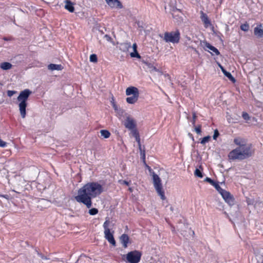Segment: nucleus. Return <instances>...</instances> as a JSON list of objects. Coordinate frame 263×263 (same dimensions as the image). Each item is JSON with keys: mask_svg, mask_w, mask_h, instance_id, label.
<instances>
[{"mask_svg": "<svg viewBox=\"0 0 263 263\" xmlns=\"http://www.w3.org/2000/svg\"><path fill=\"white\" fill-rule=\"evenodd\" d=\"M116 112L119 116H122L125 114V111L123 109L119 108Z\"/></svg>", "mask_w": 263, "mask_h": 263, "instance_id": "obj_39", "label": "nucleus"}, {"mask_svg": "<svg viewBox=\"0 0 263 263\" xmlns=\"http://www.w3.org/2000/svg\"><path fill=\"white\" fill-rule=\"evenodd\" d=\"M121 184H125L126 185H129V182L126 180H119L118 181Z\"/></svg>", "mask_w": 263, "mask_h": 263, "instance_id": "obj_45", "label": "nucleus"}, {"mask_svg": "<svg viewBox=\"0 0 263 263\" xmlns=\"http://www.w3.org/2000/svg\"><path fill=\"white\" fill-rule=\"evenodd\" d=\"M103 191V187L99 183L94 182L88 183L78 190L75 199L89 209L92 206L91 199L100 195Z\"/></svg>", "mask_w": 263, "mask_h": 263, "instance_id": "obj_1", "label": "nucleus"}, {"mask_svg": "<svg viewBox=\"0 0 263 263\" xmlns=\"http://www.w3.org/2000/svg\"><path fill=\"white\" fill-rule=\"evenodd\" d=\"M254 34L258 38L263 37V28L261 25L257 26L254 30Z\"/></svg>", "mask_w": 263, "mask_h": 263, "instance_id": "obj_16", "label": "nucleus"}, {"mask_svg": "<svg viewBox=\"0 0 263 263\" xmlns=\"http://www.w3.org/2000/svg\"><path fill=\"white\" fill-rule=\"evenodd\" d=\"M195 175L198 177L202 178L203 177L202 173L199 170L196 168L195 171Z\"/></svg>", "mask_w": 263, "mask_h": 263, "instance_id": "obj_34", "label": "nucleus"}, {"mask_svg": "<svg viewBox=\"0 0 263 263\" xmlns=\"http://www.w3.org/2000/svg\"><path fill=\"white\" fill-rule=\"evenodd\" d=\"M98 213V210L96 208H92L89 210V214L91 215H95Z\"/></svg>", "mask_w": 263, "mask_h": 263, "instance_id": "obj_33", "label": "nucleus"}, {"mask_svg": "<svg viewBox=\"0 0 263 263\" xmlns=\"http://www.w3.org/2000/svg\"><path fill=\"white\" fill-rule=\"evenodd\" d=\"M42 258L43 259H47V257L44 256H42Z\"/></svg>", "mask_w": 263, "mask_h": 263, "instance_id": "obj_59", "label": "nucleus"}, {"mask_svg": "<svg viewBox=\"0 0 263 263\" xmlns=\"http://www.w3.org/2000/svg\"><path fill=\"white\" fill-rule=\"evenodd\" d=\"M16 93V91H14V90H8L7 91V95L9 97H12L13 95L15 94Z\"/></svg>", "mask_w": 263, "mask_h": 263, "instance_id": "obj_42", "label": "nucleus"}, {"mask_svg": "<svg viewBox=\"0 0 263 263\" xmlns=\"http://www.w3.org/2000/svg\"><path fill=\"white\" fill-rule=\"evenodd\" d=\"M219 67L220 68L222 72L224 74V75L227 77L230 80H231L233 82H235L236 80L235 78L232 76L231 73L225 70V69L221 66L220 64H218Z\"/></svg>", "mask_w": 263, "mask_h": 263, "instance_id": "obj_17", "label": "nucleus"}, {"mask_svg": "<svg viewBox=\"0 0 263 263\" xmlns=\"http://www.w3.org/2000/svg\"><path fill=\"white\" fill-rule=\"evenodd\" d=\"M139 95H132L131 97H127L126 99V102L129 104H134L138 99Z\"/></svg>", "mask_w": 263, "mask_h": 263, "instance_id": "obj_24", "label": "nucleus"}, {"mask_svg": "<svg viewBox=\"0 0 263 263\" xmlns=\"http://www.w3.org/2000/svg\"><path fill=\"white\" fill-rule=\"evenodd\" d=\"M0 197H2L5 198L7 200H9L10 199V196L8 195H1L0 194Z\"/></svg>", "mask_w": 263, "mask_h": 263, "instance_id": "obj_48", "label": "nucleus"}, {"mask_svg": "<svg viewBox=\"0 0 263 263\" xmlns=\"http://www.w3.org/2000/svg\"><path fill=\"white\" fill-rule=\"evenodd\" d=\"M189 135L190 136V138H192V140L194 141V137H193V135L192 134H190V133L189 134Z\"/></svg>", "mask_w": 263, "mask_h": 263, "instance_id": "obj_55", "label": "nucleus"}, {"mask_svg": "<svg viewBox=\"0 0 263 263\" xmlns=\"http://www.w3.org/2000/svg\"><path fill=\"white\" fill-rule=\"evenodd\" d=\"M219 133L218 130L217 129L214 130V135L213 136V139L216 140L217 139V138L219 136Z\"/></svg>", "mask_w": 263, "mask_h": 263, "instance_id": "obj_40", "label": "nucleus"}, {"mask_svg": "<svg viewBox=\"0 0 263 263\" xmlns=\"http://www.w3.org/2000/svg\"><path fill=\"white\" fill-rule=\"evenodd\" d=\"M228 158L230 160H242L246 159L245 157L241 153L240 148L238 147L232 150L229 153Z\"/></svg>", "mask_w": 263, "mask_h": 263, "instance_id": "obj_9", "label": "nucleus"}, {"mask_svg": "<svg viewBox=\"0 0 263 263\" xmlns=\"http://www.w3.org/2000/svg\"><path fill=\"white\" fill-rule=\"evenodd\" d=\"M82 259H85V260H88L89 259V258H88L87 257H86V256H81L80 258L77 260V261L78 262V261H80L81 260H82Z\"/></svg>", "mask_w": 263, "mask_h": 263, "instance_id": "obj_47", "label": "nucleus"}, {"mask_svg": "<svg viewBox=\"0 0 263 263\" xmlns=\"http://www.w3.org/2000/svg\"><path fill=\"white\" fill-rule=\"evenodd\" d=\"M192 48L196 52L198 53V51L196 50V49L194 48L193 47H192Z\"/></svg>", "mask_w": 263, "mask_h": 263, "instance_id": "obj_60", "label": "nucleus"}, {"mask_svg": "<svg viewBox=\"0 0 263 263\" xmlns=\"http://www.w3.org/2000/svg\"><path fill=\"white\" fill-rule=\"evenodd\" d=\"M32 92L28 89H26L21 91L19 96L17 97V100L20 103L18 104L19 109L21 115L23 118L26 116V108L27 107V101L31 94Z\"/></svg>", "mask_w": 263, "mask_h": 263, "instance_id": "obj_2", "label": "nucleus"}, {"mask_svg": "<svg viewBox=\"0 0 263 263\" xmlns=\"http://www.w3.org/2000/svg\"><path fill=\"white\" fill-rule=\"evenodd\" d=\"M154 73V77L156 78L157 77H162L163 78H167V79L170 81V77L168 74H163L162 72L160 71L159 69H157L156 68V70H154L153 72Z\"/></svg>", "mask_w": 263, "mask_h": 263, "instance_id": "obj_19", "label": "nucleus"}, {"mask_svg": "<svg viewBox=\"0 0 263 263\" xmlns=\"http://www.w3.org/2000/svg\"><path fill=\"white\" fill-rule=\"evenodd\" d=\"M200 14L201 21L203 22L205 26L208 27V25L210 24V21H209L207 15L202 11L200 12Z\"/></svg>", "mask_w": 263, "mask_h": 263, "instance_id": "obj_22", "label": "nucleus"}, {"mask_svg": "<svg viewBox=\"0 0 263 263\" xmlns=\"http://www.w3.org/2000/svg\"><path fill=\"white\" fill-rule=\"evenodd\" d=\"M15 180L14 182V185L17 186L19 189H23L25 186L26 180L21 177L20 176H16L15 177Z\"/></svg>", "mask_w": 263, "mask_h": 263, "instance_id": "obj_13", "label": "nucleus"}, {"mask_svg": "<svg viewBox=\"0 0 263 263\" xmlns=\"http://www.w3.org/2000/svg\"><path fill=\"white\" fill-rule=\"evenodd\" d=\"M110 223V222L108 220H106L103 224L105 238L113 246H116V242L113 236V233L114 231H113L112 232H110V229L109 226Z\"/></svg>", "mask_w": 263, "mask_h": 263, "instance_id": "obj_6", "label": "nucleus"}, {"mask_svg": "<svg viewBox=\"0 0 263 263\" xmlns=\"http://www.w3.org/2000/svg\"><path fill=\"white\" fill-rule=\"evenodd\" d=\"M203 44L205 47L212 50L216 55H219L220 54L218 50L215 47L211 45L210 43L205 41L203 42Z\"/></svg>", "mask_w": 263, "mask_h": 263, "instance_id": "obj_20", "label": "nucleus"}, {"mask_svg": "<svg viewBox=\"0 0 263 263\" xmlns=\"http://www.w3.org/2000/svg\"><path fill=\"white\" fill-rule=\"evenodd\" d=\"M165 79H165V81H167V80H168V81L169 82H170V80L169 81V80L167 79V78H165Z\"/></svg>", "mask_w": 263, "mask_h": 263, "instance_id": "obj_62", "label": "nucleus"}, {"mask_svg": "<svg viewBox=\"0 0 263 263\" xmlns=\"http://www.w3.org/2000/svg\"><path fill=\"white\" fill-rule=\"evenodd\" d=\"M240 29L244 31H247L249 29V25L247 23L242 24L240 26Z\"/></svg>", "mask_w": 263, "mask_h": 263, "instance_id": "obj_31", "label": "nucleus"}, {"mask_svg": "<svg viewBox=\"0 0 263 263\" xmlns=\"http://www.w3.org/2000/svg\"><path fill=\"white\" fill-rule=\"evenodd\" d=\"M242 117L245 120H249L250 119V117L249 114L248 113H247L246 112H242Z\"/></svg>", "mask_w": 263, "mask_h": 263, "instance_id": "obj_37", "label": "nucleus"}, {"mask_svg": "<svg viewBox=\"0 0 263 263\" xmlns=\"http://www.w3.org/2000/svg\"><path fill=\"white\" fill-rule=\"evenodd\" d=\"M177 263H189L183 257H178Z\"/></svg>", "mask_w": 263, "mask_h": 263, "instance_id": "obj_36", "label": "nucleus"}, {"mask_svg": "<svg viewBox=\"0 0 263 263\" xmlns=\"http://www.w3.org/2000/svg\"><path fill=\"white\" fill-rule=\"evenodd\" d=\"M204 181L210 183L212 185H213L215 183V181L209 177H206L204 179Z\"/></svg>", "mask_w": 263, "mask_h": 263, "instance_id": "obj_41", "label": "nucleus"}, {"mask_svg": "<svg viewBox=\"0 0 263 263\" xmlns=\"http://www.w3.org/2000/svg\"><path fill=\"white\" fill-rule=\"evenodd\" d=\"M195 130L196 132L197 133V134H200L201 133V125H198V126L196 127L195 128Z\"/></svg>", "mask_w": 263, "mask_h": 263, "instance_id": "obj_43", "label": "nucleus"}, {"mask_svg": "<svg viewBox=\"0 0 263 263\" xmlns=\"http://www.w3.org/2000/svg\"><path fill=\"white\" fill-rule=\"evenodd\" d=\"M48 69L53 70H61L63 69V67L61 64H50L48 65Z\"/></svg>", "mask_w": 263, "mask_h": 263, "instance_id": "obj_23", "label": "nucleus"}, {"mask_svg": "<svg viewBox=\"0 0 263 263\" xmlns=\"http://www.w3.org/2000/svg\"><path fill=\"white\" fill-rule=\"evenodd\" d=\"M126 95H139V90L137 87L130 86L126 88Z\"/></svg>", "mask_w": 263, "mask_h": 263, "instance_id": "obj_14", "label": "nucleus"}, {"mask_svg": "<svg viewBox=\"0 0 263 263\" xmlns=\"http://www.w3.org/2000/svg\"><path fill=\"white\" fill-rule=\"evenodd\" d=\"M12 64L9 62H3L0 65V67L3 70H8L12 68Z\"/></svg>", "mask_w": 263, "mask_h": 263, "instance_id": "obj_26", "label": "nucleus"}, {"mask_svg": "<svg viewBox=\"0 0 263 263\" xmlns=\"http://www.w3.org/2000/svg\"><path fill=\"white\" fill-rule=\"evenodd\" d=\"M119 239L123 247L124 248H126L129 240L128 236L126 234H123L120 237Z\"/></svg>", "mask_w": 263, "mask_h": 263, "instance_id": "obj_15", "label": "nucleus"}, {"mask_svg": "<svg viewBox=\"0 0 263 263\" xmlns=\"http://www.w3.org/2000/svg\"><path fill=\"white\" fill-rule=\"evenodd\" d=\"M100 134L104 138H108L110 136V132L106 129H102L100 130Z\"/></svg>", "mask_w": 263, "mask_h": 263, "instance_id": "obj_28", "label": "nucleus"}, {"mask_svg": "<svg viewBox=\"0 0 263 263\" xmlns=\"http://www.w3.org/2000/svg\"><path fill=\"white\" fill-rule=\"evenodd\" d=\"M110 102H111V103L112 105L113 104H116V102H115V99H114V97H113V96L111 97Z\"/></svg>", "mask_w": 263, "mask_h": 263, "instance_id": "obj_52", "label": "nucleus"}, {"mask_svg": "<svg viewBox=\"0 0 263 263\" xmlns=\"http://www.w3.org/2000/svg\"><path fill=\"white\" fill-rule=\"evenodd\" d=\"M175 4V1L170 0V2H168V0H165L164 9L165 10L168 9L172 11L173 17L177 21H180L181 20V12L180 9L176 8Z\"/></svg>", "mask_w": 263, "mask_h": 263, "instance_id": "obj_4", "label": "nucleus"}, {"mask_svg": "<svg viewBox=\"0 0 263 263\" xmlns=\"http://www.w3.org/2000/svg\"><path fill=\"white\" fill-rule=\"evenodd\" d=\"M133 48L134 51H137V45L136 43L133 45Z\"/></svg>", "mask_w": 263, "mask_h": 263, "instance_id": "obj_53", "label": "nucleus"}, {"mask_svg": "<svg viewBox=\"0 0 263 263\" xmlns=\"http://www.w3.org/2000/svg\"><path fill=\"white\" fill-rule=\"evenodd\" d=\"M234 143L239 147H241L247 144V140L243 138L236 137L234 139Z\"/></svg>", "mask_w": 263, "mask_h": 263, "instance_id": "obj_18", "label": "nucleus"}, {"mask_svg": "<svg viewBox=\"0 0 263 263\" xmlns=\"http://www.w3.org/2000/svg\"><path fill=\"white\" fill-rule=\"evenodd\" d=\"M112 107H113V108H114V110H115V111L116 112H117V111H118V110L119 109V108L118 107V106H117V104H113V105H112Z\"/></svg>", "mask_w": 263, "mask_h": 263, "instance_id": "obj_50", "label": "nucleus"}, {"mask_svg": "<svg viewBox=\"0 0 263 263\" xmlns=\"http://www.w3.org/2000/svg\"><path fill=\"white\" fill-rule=\"evenodd\" d=\"M190 230L192 232V233H193V234H194V232L193 231H192V230H191V229H190Z\"/></svg>", "mask_w": 263, "mask_h": 263, "instance_id": "obj_61", "label": "nucleus"}, {"mask_svg": "<svg viewBox=\"0 0 263 263\" xmlns=\"http://www.w3.org/2000/svg\"><path fill=\"white\" fill-rule=\"evenodd\" d=\"M128 190H129L130 192H132L133 191V189L132 187H129Z\"/></svg>", "mask_w": 263, "mask_h": 263, "instance_id": "obj_58", "label": "nucleus"}, {"mask_svg": "<svg viewBox=\"0 0 263 263\" xmlns=\"http://www.w3.org/2000/svg\"><path fill=\"white\" fill-rule=\"evenodd\" d=\"M3 39H4L5 41H9V40H10V39H9L7 38V37H4V38H3Z\"/></svg>", "mask_w": 263, "mask_h": 263, "instance_id": "obj_57", "label": "nucleus"}, {"mask_svg": "<svg viewBox=\"0 0 263 263\" xmlns=\"http://www.w3.org/2000/svg\"><path fill=\"white\" fill-rule=\"evenodd\" d=\"M90 61L93 63H96L98 61L97 56L95 54H92L90 56Z\"/></svg>", "mask_w": 263, "mask_h": 263, "instance_id": "obj_32", "label": "nucleus"}, {"mask_svg": "<svg viewBox=\"0 0 263 263\" xmlns=\"http://www.w3.org/2000/svg\"><path fill=\"white\" fill-rule=\"evenodd\" d=\"M138 144L139 149L140 152V155L141 156L143 160V161L145 162V151L144 149L143 150L142 149V146H141V143H139Z\"/></svg>", "mask_w": 263, "mask_h": 263, "instance_id": "obj_29", "label": "nucleus"}, {"mask_svg": "<svg viewBox=\"0 0 263 263\" xmlns=\"http://www.w3.org/2000/svg\"><path fill=\"white\" fill-rule=\"evenodd\" d=\"M108 5L111 8H117L122 9L123 5L119 0H105Z\"/></svg>", "mask_w": 263, "mask_h": 263, "instance_id": "obj_12", "label": "nucleus"}, {"mask_svg": "<svg viewBox=\"0 0 263 263\" xmlns=\"http://www.w3.org/2000/svg\"><path fill=\"white\" fill-rule=\"evenodd\" d=\"M6 142H4L0 138V147H4L5 146H6Z\"/></svg>", "mask_w": 263, "mask_h": 263, "instance_id": "obj_46", "label": "nucleus"}, {"mask_svg": "<svg viewBox=\"0 0 263 263\" xmlns=\"http://www.w3.org/2000/svg\"><path fill=\"white\" fill-rule=\"evenodd\" d=\"M180 35L178 30L170 32H166L164 34L163 40L167 43H178L180 40Z\"/></svg>", "mask_w": 263, "mask_h": 263, "instance_id": "obj_7", "label": "nucleus"}, {"mask_svg": "<svg viewBox=\"0 0 263 263\" xmlns=\"http://www.w3.org/2000/svg\"><path fill=\"white\" fill-rule=\"evenodd\" d=\"M130 130L132 132V134L133 136L135 138H136V137H138V136H139V132L137 130V129H136V127L135 128H134L133 129H131Z\"/></svg>", "mask_w": 263, "mask_h": 263, "instance_id": "obj_35", "label": "nucleus"}, {"mask_svg": "<svg viewBox=\"0 0 263 263\" xmlns=\"http://www.w3.org/2000/svg\"><path fill=\"white\" fill-rule=\"evenodd\" d=\"M142 254L137 250L130 251L126 255V259L129 263H138L140 261Z\"/></svg>", "mask_w": 263, "mask_h": 263, "instance_id": "obj_8", "label": "nucleus"}, {"mask_svg": "<svg viewBox=\"0 0 263 263\" xmlns=\"http://www.w3.org/2000/svg\"><path fill=\"white\" fill-rule=\"evenodd\" d=\"M148 168L152 176L153 184L157 194L160 196L162 200L165 199L164 192L162 189L161 181L160 177L152 171L150 167L148 166Z\"/></svg>", "mask_w": 263, "mask_h": 263, "instance_id": "obj_3", "label": "nucleus"}, {"mask_svg": "<svg viewBox=\"0 0 263 263\" xmlns=\"http://www.w3.org/2000/svg\"><path fill=\"white\" fill-rule=\"evenodd\" d=\"M65 8L70 12H73L74 11L73 4L70 0L65 1Z\"/></svg>", "mask_w": 263, "mask_h": 263, "instance_id": "obj_21", "label": "nucleus"}, {"mask_svg": "<svg viewBox=\"0 0 263 263\" xmlns=\"http://www.w3.org/2000/svg\"><path fill=\"white\" fill-rule=\"evenodd\" d=\"M27 179L28 180V181H33L35 179V177H34L33 178H27Z\"/></svg>", "mask_w": 263, "mask_h": 263, "instance_id": "obj_54", "label": "nucleus"}, {"mask_svg": "<svg viewBox=\"0 0 263 263\" xmlns=\"http://www.w3.org/2000/svg\"><path fill=\"white\" fill-rule=\"evenodd\" d=\"M104 37L106 39L107 41H111V37L107 34L105 35Z\"/></svg>", "mask_w": 263, "mask_h": 263, "instance_id": "obj_49", "label": "nucleus"}, {"mask_svg": "<svg viewBox=\"0 0 263 263\" xmlns=\"http://www.w3.org/2000/svg\"><path fill=\"white\" fill-rule=\"evenodd\" d=\"M196 113L195 112H193V120H192V124L195 126V122H196Z\"/></svg>", "mask_w": 263, "mask_h": 263, "instance_id": "obj_44", "label": "nucleus"}, {"mask_svg": "<svg viewBox=\"0 0 263 263\" xmlns=\"http://www.w3.org/2000/svg\"><path fill=\"white\" fill-rule=\"evenodd\" d=\"M130 56H131V57H133V58L134 57H136V58H140V55L138 53L137 51H135L134 52H132L130 53Z\"/></svg>", "mask_w": 263, "mask_h": 263, "instance_id": "obj_38", "label": "nucleus"}, {"mask_svg": "<svg viewBox=\"0 0 263 263\" xmlns=\"http://www.w3.org/2000/svg\"><path fill=\"white\" fill-rule=\"evenodd\" d=\"M212 185L215 187L217 191L221 194L225 201L228 203L230 206L235 204V199L230 192L221 188L217 182H215V183Z\"/></svg>", "mask_w": 263, "mask_h": 263, "instance_id": "obj_5", "label": "nucleus"}, {"mask_svg": "<svg viewBox=\"0 0 263 263\" xmlns=\"http://www.w3.org/2000/svg\"><path fill=\"white\" fill-rule=\"evenodd\" d=\"M241 149V152L245 157L246 159L252 156L254 153V151L252 149L251 144H246L241 147H238Z\"/></svg>", "mask_w": 263, "mask_h": 263, "instance_id": "obj_10", "label": "nucleus"}, {"mask_svg": "<svg viewBox=\"0 0 263 263\" xmlns=\"http://www.w3.org/2000/svg\"><path fill=\"white\" fill-rule=\"evenodd\" d=\"M124 125L125 127L129 130L133 129L136 127V122L135 120L130 117L129 115L126 117Z\"/></svg>", "mask_w": 263, "mask_h": 263, "instance_id": "obj_11", "label": "nucleus"}, {"mask_svg": "<svg viewBox=\"0 0 263 263\" xmlns=\"http://www.w3.org/2000/svg\"><path fill=\"white\" fill-rule=\"evenodd\" d=\"M142 62L146 65L147 68L149 69V71L151 73H153L154 70H156V68L151 63L144 61H142Z\"/></svg>", "mask_w": 263, "mask_h": 263, "instance_id": "obj_27", "label": "nucleus"}, {"mask_svg": "<svg viewBox=\"0 0 263 263\" xmlns=\"http://www.w3.org/2000/svg\"><path fill=\"white\" fill-rule=\"evenodd\" d=\"M169 209L171 212L173 211V208L172 206H170Z\"/></svg>", "mask_w": 263, "mask_h": 263, "instance_id": "obj_56", "label": "nucleus"}, {"mask_svg": "<svg viewBox=\"0 0 263 263\" xmlns=\"http://www.w3.org/2000/svg\"><path fill=\"white\" fill-rule=\"evenodd\" d=\"M130 47V44L127 43H121L120 45V49L124 52L127 51Z\"/></svg>", "mask_w": 263, "mask_h": 263, "instance_id": "obj_25", "label": "nucleus"}, {"mask_svg": "<svg viewBox=\"0 0 263 263\" xmlns=\"http://www.w3.org/2000/svg\"><path fill=\"white\" fill-rule=\"evenodd\" d=\"M135 139H136V141L137 142L138 144L141 143L140 136H138V137H136Z\"/></svg>", "mask_w": 263, "mask_h": 263, "instance_id": "obj_51", "label": "nucleus"}, {"mask_svg": "<svg viewBox=\"0 0 263 263\" xmlns=\"http://www.w3.org/2000/svg\"><path fill=\"white\" fill-rule=\"evenodd\" d=\"M210 139H211V137L210 136L204 137L201 139L200 143L204 145L206 142H208L210 141Z\"/></svg>", "mask_w": 263, "mask_h": 263, "instance_id": "obj_30", "label": "nucleus"}]
</instances>
